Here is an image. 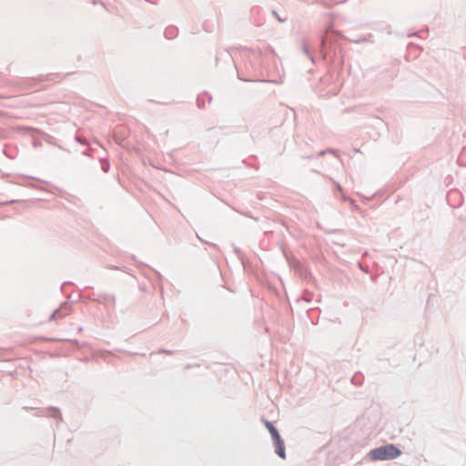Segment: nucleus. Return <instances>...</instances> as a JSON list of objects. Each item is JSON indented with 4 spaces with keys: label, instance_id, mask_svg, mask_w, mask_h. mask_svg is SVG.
Segmentation results:
<instances>
[{
    "label": "nucleus",
    "instance_id": "obj_1",
    "mask_svg": "<svg viewBox=\"0 0 466 466\" xmlns=\"http://www.w3.org/2000/svg\"><path fill=\"white\" fill-rule=\"evenodd\" d=\"M401 451L393 444H388L370 451V457L373 461L392 460L399 457Z\"/></svg>",
    "mask_w": 466,
    "mask_h": 466
},
{
    "label": "nucleus",
    "instance_id": "obj_2",
    "mask_svg": "<svg viewBox=\"0 0 466 466\" xmlns=\"http://www.w3.org/2000/svg\"><path fill=\"white\" fill-rule=\"evenodd\" d=\"M276 453L282 459L286 458L284 441L279 438L275 440Z\"/></svg>",
    "mask_w": 466,
    "mask_h": 466
},
{
    "label": "nucleus",
    "instance_id": "obj_3",
    "mask_svg": "<svg viewBox=\"0 0 466 466\" xmlns=\"http://www.w3.org/2000/svg\"><path fill=\"white\" fill-rule=\"evenodd\" d=\"M265 426L267 427V429L268 430L269 433L271 434V437L272 439L275 441V440H279L280 438L277 429L269 422V421H266L265 422Z\"/></svg>",
    "mask_w": 466,
    "mask_h": 466
}]
</instances>
